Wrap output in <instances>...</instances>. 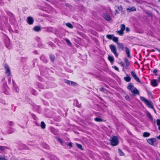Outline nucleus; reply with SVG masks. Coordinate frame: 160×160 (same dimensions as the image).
I'll use <instances>...</instances> for the list:
<instances>
[{"label":"nucleus","instance_id":"1","mask_svg":"<svg viewBox=\"0 0 160 160\" xmlns=\"http://www.w3.org/2000/svg\"><path fill=\"white\" fill-rule=\"evenodd\" d=\"M140 100L142 101L143 102H144V103L148 106V108H150L153 110L154 112L155 113H156V112L155 109L152 105V104L151 103L152 102H150L149 101L148 99H146L144 97L142 96H140Z\"/></svg>","mask_w":160,"mask_h":160},{"label":"nucleus","instance_id":"2","mask_svg":"<svg viewBox=\"0 0 160 160\" xmlns=\"http://www.w3.org/2000/svg\"><path fill=\"white\" fill-rule=\"evenodd\" d=\"M127 88L133 93V95L135 96L136 95H139L138 90L134 87L133 85L131 83H129L128 86Z\"/></svg>","mask_w":160,"mask_h":160},{"label":"nucleus","instance_id":"3","mask_svg":"<svg viewBox=\"0 0 160 160\" xmlns=\"http://www.w3.org/2000/svg\"><path fill=\"white\" fill-rule=\"evenodd\" d=\"M110 140L111 144L112 146H115L118 144L119 141L118 137L115 136H112Z\"/></svg>","mask_w":160,"mask_h":160},{"label":"nucleus","instance_id":"4","mask_svg":"<svg viewBox=\"0 0 160 160\" xmlns=\"http://www.w3.org/2000/svg\"><path fill=\"white\" fill-rule=\"evenodd\" d=\"M109 48L111 52L113 53L115 57L118 58V53L117 52V49L116 46L113 44L109 45Z\"/></svg>","mask_w":160,"mask_h":160},{"label":"nucleus","instance_id":"5","mask_svg":"<svg viewBox=\"0 0 160 160\" xmlns=\"http://www.w3.org/2000/svg\"><path fill=\"white\" fill-rule=\"evenodd\" d=\"M106 37L108 39L112 40L114 42H117L118 41V38L115 37L114 34H107Z\"/></svg>","mask_w":160,"mask_h":160},{"label":"nucleus","instance_id":"6","mask_svg":"<svg viewBox=\"0 0 160 160\" xmlns=\"http://www.w3.org/2000/svg\"><path fill=\"white\" fill-rule=\"evenodd\" d=\"M4 67L6 70L5 74L6 76L8 77L10 76L11 75V70L8 65L7 64H5L4 65Z\"/></svg>","mask_w":160,"mask_h":160},{"label":"nucleus","instance_id":"7","mask_svg":"<svg viewBox=\"0 0 160 160\" xmlns=\"http://www.w3.org/2000/svg\"><path fill=\"white\" fill-rule=\"evenodd\" d=\"M102 17L106 20L108 22H110L112 20L109 15L107 13H104L102 15Z\"/></svg>","mask_w":160,"mask_h":160},{"label":"nucleus","instance_id":"8","mask_svg":"<svg viewBox=\"0 0 160 160\" xmlns=\"http://www.w3.org/2000/svg\"><path fill=\"white\" fill-rule=\"evenodd\" d=\"M131 74L134 79L138 82L140 83L141 81L139 79L137 76L136 73L134 71H131Z\"/></svg>","mask_w":160,"mask_h":160},{"label":"nucleus","instance_id":"9","mask_svg":"<svg viewBox=\"0 0 160 160\" xmlns=\"http://www.w3.org/2000/svg\"><path fill=\"white\" fill-rule=\"evenodd\" d=\"M116 43L117 44L118 48L119 51H120L124 50V46L122 43L118 42Z\"/></svg>","mask_w":160,"mask_h":160},{"label":"nucleus","instance_id":"10","mask_svg":"<svg viewBox=\"0 0 160 160\" xmlns=\"http://www.w3.org/2000/svg\"><path fill=\"white\" fill-rule=\"evenodd\" d=\"M156 139L154 138H150L147 140V142L152 146L154 145V143L156 142Z\"/></svg>","mask_w":160,"mask_h":160},{"label":"nucleus","instance_id":"11","mask_svg":"<svg viewBox=\"0 0 160 160\" xmlns=\"http://www.w3.org/2000/svg\"><path fill=\"white\" fill-rule=\"evenodd\" d=\"M27 21V22L29 25L32 24L34 22V20L33 18L30 16L28 17Z\"/></svg>","mask_w":160,"mask_h":160},{"label":"nucleus","instance_id":"12","mask_svg":"<svg viewBox=\"0 0 160 160\" xmlns=\"http://www.w3.org/2000/svg\"><path fill=\"white\" fill-rule=\"evenodd\" d=\"M125 50V52L126 53V54H127V56L128 58H131V55H130V49L128 48L127 47H125L124 48Z\"/></svg>","mask_w":160,"mask_h":160},{"label":"nucleus","instance_id":"13","mask_svg":"<svg viewBox=\"0 0 160 160\" xmlns=\"http://www.w3.org/2000/svg\"><path fill=\"white\" fill-rule=\"evenodd\" d=\"M150 83L151 85L153 87H156L158 85L157 82V80L155 79L152 80Z\"/></svg>","mask_w":160,"mask_h":160},{"label":"nucleus","instance_id":"14","mask_svg":"<svg viewBox=\"0 0 160 160\" xmlns=\"http://www.w3.org/2000/svg\"><path fill=\"white\" fill-rule=\"evenodd\" d=\"M33 29L35 32H38L41 31V28L39 26H36L33 27Z\"/></svg>","mask_w":160,"mask_h":160},{"label":"nucleus","instance_id":"15","mask_svg":"<svg viewBox=\"0 0 160 160\" xmlns=\"http://www.w3.org/2000/svg\"><path fill=\"white\" fill-rule=\"evenodd\" d=\"M146 91L147 92L148 95L149 97H150L151 99L153 98L152 93L151 91H150L147 89H146Z\"/></svg>","mask_w":160,"mask_h":160},{"label":"nucleus","instance_id":"16","mask_svg":"<svg viewBox=\"0 0 160 160\" xmlns=\"http://www.w3.org/2000/svg\"><path fill=\"white\" fill-rule=\"evenodd\" d=\"M124 79L126 82H128L130 81L131 78L128 74H127L126 77H124Z\"/></svg>","mask_w":160,"mask_h":160},{"label":"nucleus","instance_id":"17","mask_svg":"<svg viewBox=\"0 0 160 160\" xmlns=\"http://www.w3.org/2000/svg\"><path fill=\"white\" fill-rule=\"evenodd\" d=\"M108 58L111 63H113V62L114 61V58L113 56H108Z\"/></svg>","mask_w":160,"mask_h":160},{"label":"nucleus","instance_id":"18","mask_svg":"<svg viewBox=\"0 0 160 160\" xmlns=\"http://www.w3.org/2000/svg\"><path fill=\"white\" fill-rule=\"evenodd\" d=\"M127 10L128 11H129L130 12L135 11H136V9L135 7H131L130 8H127Z\"/></svg>","mask_w":160,"mask_h":160},{"label":"nucleus","instance_id":"19","mask_svg":"<svg viewBox=\"0 0 160 160\" xmlns=\"http://www.w3.org/2000/svg\"><path fill=\"white\" fill-rule=\"evenodd\" d=\"M146 114L150 119L152 120L153 118L152 117L151 114L149 112H148V111H147L146 112Z\"/></svg>","mask_w":160,"mask_h":160},{"label":"nucleus","instance_id":"20","mask_svg":"<svg viewBox=\"0 0 160 160\" xmlns=\"http://www.w3.org/2000/svg\"><path fill=\"white\" fill-rule=\"evenodd\" d=\"M150 134L149 132H145L143 133V136L144 137H148L150 136Z\"/></svg>","mask_w":160,"mask_h":160},{"label":"nucleus","instance_id":"21","mask_svg":"<svg viewBox=\"0 0 160 160\" xmlns=\"http://www.w3.org/2000/svg\"><path fill=\"white\" fill-rule=\"evenodd\" d=\"M124 60L125 62L126 63V66L127 67H128L129 66V63L128 59L127 58H125Z\"/></svg>","mask_w":160,"mask_h":160},{"label":"nucleus","instance_id":"22","mask_svg":"<svg viewBox=\"0 0 160 160\" xmlns=\"http://www.w3.org/2000/svg\"><path fill=\"white\" fill-rule=\"evenodd\" d=\"M7 148H8L6 146H0V150L2 151H4L5 149Z\"/></svg>","mask_w":160,"mask_h":160},{"label":"nucleus","instance_id":"23","mask_svg":"<svg viewBox=\"0 0 160 160\" xmlns=\"http://www.w3.org/2000/svg\"><path fill=\"white\" fill-rule=\"evenodd\" d=\"M66 26L70 28H73V25L70 23H67L66 24Z\"/></svg>","mask_w":160,"mask_h":160},{"label":"nucleus","instance_id":"24","mask_svg":"<svg viewBox=\"0 0 160 160\" xmlns=\"http://www.w3.org/2000/svg\"><path fill=\"white\" fill-rule=\"evenodd\" d=\"M76 145L78 148L82 150H83V148H82V146L81 144L77 143Z\"/></svg>","mask_w":160,"mask_h":160},{"label":"nucleus","instance_id":"25","mask_svg":"<svg viewBox=\"0 0 160 160\" xmlns=\"http://www.w3.org/2000/svg\"><path fill=\"white\" fill-rule=\"evenodd\" d=\"M41 127L42 129H44L45 128L46 125L44 122H41Z\"/></svg>","mask_w":160,"mask_h":160},{"label":"nucleus","instance_id":"26","mask_svg":"<svg viewBox=\"0 0 160 160\" xmlns=\"http://www.w3.org/2000/svg\"><path fill=\"white\" fill-rule=\"evenodd\" d=\"M151 72H153L155 76L158 75L157 72L158 70L156 69H155L154 70H151Z\"/></svg>","mask_w":160,"mask_h":160},{"label":"nucleus","instance_id":"27","mask_svg":"<svg viewBox=\"0 0 160 160\" xmlns=\"http://www.w3.org/2000/svg\"><path fill=\"white\" fill-rule=\"evenodd\" d=\"M117 32L120 36H122L124 34V31L120 30L117 31Z\"/></svg>","mask_w":160,"mask_h":160},{"label":"nucleus","instance_id":"28","mask_svg":"<svg viewBox=\"0 0 160 160\" xmlns=\"http://www.w3.org/2000/svg\"><path fill=\"white\" fill-rule=\"evenodd\" d=\"M50 59L52 62H54L55 59V56L53 54H51L50 56Z\"/></svg>","mask_w":160,"mask_h":160},{"label":"nucleus","instance_id":"29","mask_svg":"<svg viewBox=\"0 0 160 160\" xmlns=\"http://www.w3.org/2000/svg\"><path fill=\"white\" fill-rule=\"evenodd\" d=\"M121 29L122 30L124 31L125 28V26L124 24H121L120 26Z\"/></svg>","mask_w":160,"mask_h":160},{"label":"nucleus","instance_id":"30","mask_svg":"<svg viewBox=\"0 0 160 160\" xmlns=\"http://www.w3.org/2000/svg\"><path fill=\"white\" fill-rule=\"evenodd\" d=\"M118 153L121 156H123L124 155V153L122 152V150L120 149H118Z\"/></svg>","mask_w":160,"mask_h":160},{"label":"nucleus","instance_id":"31","mask_svg":"<svg viewBox=\"0 0 160 160\" xmlns=\"http://www.w3.org/2000/svg\"><path fill=\"white\" fill-rule=\"evenodd\" d=\"M71 81H70V80H68L65 79V82L67 84L70 85V83Z\"/></svg>","mask_w":160,"mask_h":160},{"label":"nucleus","instance_id":"32","mask_svg":"<svg viewBox=\"0 0 160 160\" xmlns=\"http://www.w3.org/2000/svg\"><path fill=\"white\" fill-rule=\"evenodd\" d=\"M65 41L67 42L68 43V44L71 45H72V43L70 41H69V39L67 38H65Z\"/></svg>","mask_w":160,"mask_h":160},{"label":"nucleus","instance_id":"33","mask_svg":"<svg viewBox=\"0 0 160 160\" xmlns=\"http://www.w3.org/2000/svg\"><path fill=\"white\" fill-rule=\"evenodd\" d=\"M70 84V85L73 86H76L78 85V84L72 81H71Z\"/></svg>","mask_w":160,"mask_h":160},{"label":"nucleus","instance_id":"34","mask_svg":"<svg viewBox=\"0 0 160 160\" xmlns=\"http://www.w3.org/2000/svg\"><path fill=\"white\" fill-rule=\"evenodd\" d=\"M157 124L158 126H160V119H157L156 120Z\"/></svg>","mask_w":160,"mask_h":160},{"label":"nucleus","instance_id":"35","mask_svg":"<svg viewBox=\"0 0 160 160\" xmlns=\"http://www.w3.org/2000/svg\"><path fill=\"white\" fill-rule=\"evenodd\" d=\"M112 67L114 68L117 71H119V68L118 67H117V66H113Z\"/></svg>","mask_w":160,"mask_h":160},{"label":"nucleus","instance_id":"36","mask_svg":"<svg viewBox=\"0 0 160 160\" xmlns=\"http://www.w3.org/2000/svg\"><path fill=\"white\" fill-rule=\"evenodd\" d=\"M95 120L97 122H100V118L97 117L95 118Z\"/></svg>","mask_w":160,"mask_h":160},{"label":"nucleus","instance_id":"37","mask_svg":"<svg viewBox=\"0 0 160 160\" xmlns=\"http://www.w3.org/2000/svg\"><path fill=\"white\" fill-rule=\"evenodd\" d=\"M118 9L120 11H122V10L123 8L122 6H120L118 7Z\"/></svg>","mask_w":160,"mask_h":160},{"label":"nucleus","instance_id":"38","mask_svg":"<svg viewBox=\"0 0 160 160\" xmlns=\"http://www.w3.org/2000/svg\"><path fill=\"white\" fill-rule=\"evenodd\" d=\"M125 99L127 100H130V97H129V96L128 95H127L126 96H125Z\"/></svg>","mask_w":160,"mask_h":160},{"label":"nucleus","instance_id":"39","mask_svg":"<svg viewBox=\"0 0 160 160\" xmlns=\"http://www.w3.org/2000/svg\"><path fill=\"white\" fill-rule=\"evenodd\" d=\"M67 145L68 146L70 147H72V143L71 142H69L68 143H67Z\"/></svg>","mask_w":160,"mask_h":160},{"label":"nucleus","instance_id":"40","mask_svg":"<svg viewBox=\"0 0 160 160\" xmlns=\"http://www.w3.org/2000/svg\"><path fill=\"white\" fill-rule=\"evenodd\" d=\"M95 67L98 69H99V65H98V63L97 62L95 63Z\"/></svg>","mask_w":160,"mask_h":160},{"label":"nucleus","instance_id":"41","mask_svg":"<svg viewBox=\"0 0 160 160\" xmlns=\"http://www.w3.org/2000/svg\"><path fill=\"white\" fill-rule=\"evenodd\" d=\"M9 124L10 126H13V122L12 121H10L9 122Z\"/></svg>","mask_w":160,"mask_h":160},{"label":"nucleus","instance_id":"42","mask_svg":"<svg viewBox=\"0 0 160 160\" xmlns=\"http://www.w3.org/2000/svg\"><path fill=\"white\" fill-rule=\"evenodd\" d=\"M126 30L127 32H129L130 29L128 27H127L126 29Z\"/></svg>","mask_w":160,"mask_h":160},{"label":"nucleus","instance_id":"43","mask_svg":"<svg viewBox=\"0 0 160 160\" xmlns=\"http://www.w3.org/2000/svg\"><path fill=\"white\" fill-rule=\"evenodd\" d=\"M120 64H121V65H122V67L124 66V64L123 62H120Z\"/></svg>","mask_w":160,"mask_h":160},{"label":"nucleus","instance_id":"44","mask_svg":"<svg viewBox=\"0 0 160 160\" xmlns=\"http://www.w3.org/2000/svg\"><path fill=\"white\" fill-rule=\"evenodd\" d=\"M58 141L61 143L63 142L62 140L59 138H58Z\"/></svg>","mask_w":160,"mask_h":160},{"label":"nucleus","instance_id":"45","mask_svg":"<svg viewBox=\"0 0 160 160\" xmlns=\"http://www.w3.org/2000/svg\"><path fill=\"white\" fill-rule=\"evenodd\" d=\"M157 79L158 81L160 83V77H158Z\"/></svg>","mask_w":160,"mask_h":160},{"label":"nucleus","instance_id":"46","mask_svg":"<svg viewBox=\"0 0 160 160\" xmlns=\"http://www.w3.org/2000/svg\"><path fill=\"white\" fill-rule=\"evenodd\" d=\"M157 138L160 140V135L157 137Z\"/></svg>","mask_w":160,"mask_h":160},{"label":"nucleus","instance_id":"47","mask_svg":"<svg viewBox=\"0 0 160 160\" xmlns=\"http://www.w3.org/2000/svg\"><path fill=\"white\" fill-rule=\"evenodd\" d=\"M0 160H6L4 158H0Z\"/></svg>","mask_w":160,"mask_h":160},{"label":"nucleus","instance_id":"48","mask_svg":"<svg viewBox=\"0 0 160 160\" xmlns=\"http://www.w3.org/2000/svg\"><path fill=\"white\" fill-rule=\"evenodd\" d=\"M104 90V88H102V89H101V91H103Z\"/></svg>","mask_w":160,"mask_h":160},{"label":"nucleus","instance_id":"49","mask_svg":"<svg viewBox=\"0 0 160 160\" xmlns=\"http://www.w3.org/2000/svg\"><path fill=\"white\" fill-rule=\"evenodd\" d=\"M156 49L159 52H160V50L159 49H158V48H156Z\"/></svg>","mask_w":160,"mask_h":160},{"label":"nucleus","instance_id":"50","mask_svg":"<svg viewBox=\"0 0 160 160\" xmlns=\"http://www.w3.org/2000/svg\"><path fill=\"white\" fill-rule=\"evenodd\" d=\"M115 12H116V13H118V11H117V10H115Z\"/></svg>","mask_w":160,"mask_h":160},{"label":"nucleus","instance_id":"51","mask_svg":"<svg viewBox=\"0 0 160 160\" xmlns=\"http://www.w3.org/2000/svg\"><path fill=\"white\" fill-rule=\"evenodd\" d=\"M33 117H36V116H35V115L33 114Z\"/></svg>","mask_w":160,"mask_h":160},{"label":"nucleus","instance_id":"52","mask_svg":"<svg viewBox=\"0 0 160 160\" xmlns=\"http://www.w3.org/2000/svg\"><path fill=\"white\" fill-rule=\"evenodd\" d=\"M100 120H101V122L102 121V119L101 118Z\"/></svg>","mask_w":160,"mask_h":160},{"label":"nucleus","instance_id":"53","mask_svg":"<svg viewBox=\"0 0 160 160\" xmlns=\"http://www.w3.org/2000/svg\"><path fill=\"white\" fill-rule=\"evenodd\" d=\"M100 99H101V100H102V98H100Z\"/></svg>","mask_w":160,"mask_h":160},{"label":"nucleus","instance_id":"54","mask_svg":"<svg viewBox=\"0 0 160 160\" xmlns=\"http://www.w3.org/2000/svg\"><path fill=\"white\" fill-rule=\"evenodd\" d=\"M46 1H48V0H46Z\"/></svg>","mask_w":160,"mask_h":160},{"label":"nucleus","instance_id":"55","mask_svg":"<svg viewBox=\"0 0 160 160\" xmlns=\"http://www.w3.org/2000/svg\"><path fill=\"white\" fill-rule=\"evenodd\" d=\"M139 55H140V56H141V55H140V54H139Z\"/></svg>","mask_w":160,"mask_h":160},{"label":"nucleus","instance_id":"56","mask_svg":"<svg viewBox=\"0 0 160 160\" xmlns=\"http://www.w3.org/2000/svg\"><path fill=\"white\" fill-rule=\"evenodd\" d=\"M157 160H159V159H157Z\"/></svg>","mask_w":160,"mask_h":160}]
</instances>
